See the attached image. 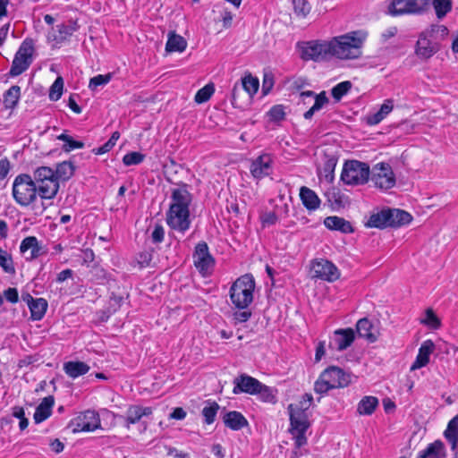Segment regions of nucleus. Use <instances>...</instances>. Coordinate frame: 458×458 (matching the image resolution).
<instances>
[{
  "label": "nucleus",
  "instance_id": "nucleus-36",
  "mask_svg": "<svg viewBox=\"0 0 458 458\" xmlns=\"http://www.w3.org/2000/svg\"><path fill=\"white\" fill-rule=\"evenodd\" d=\"M187 47L186 40L180 35L170 33L165 45L166 52H183Z\"/></svg>",
  "mask_w": 458,
  "mask_h": 458
},
{
  "label": "nucleus",
  "instance_id": "nucleus-61",
  "mask_svg": "<svg viewBox=\"0 0 458 458\" xmlns=\"http://www.w3.org/2000/svg\"><path fill=\"white\" fill-rule=\"evenodd\" d=\"M334 169H335V164H333L331 162H327L325 165V167H324L325 177L328 182H332L334 179V174H333Z\"/></svg>",
  "mask_w": 458,
  "mask_h": 458
},
{
  "label": "nucleus",
  "instance_id": "nucleus-16",
  "mask_svg": "<svg viewBox=\"0 0 458 458\" xmlns=\"http://www.w3.org/2000/svg\"><path fill=\"white\" fill-rule=\"evenodd\" d=\"M100 419L94 411H86L74 420L73 432H91L100 428Z\"/></svg>",
  "mask_w": 458,
  "mask_h": 458
},
{
  "label": "nucleus",
  "instance_id": "nucleus-19",
  "mask_svg": "<svg viewBox=\"0 0 458 458\" xmlns=\"http://www.w3.org/2000/svg\"><path fill=\"white\" fill-rule=\"evenodd\" d=\"M300 97L303 99L305 98H310V97L314 98L313 106L303 114L304 118L307 120L311 119V117L313 116V114L316 112H318L320 109H322L326 105H327L329 103V99L327 97V94L325 91H322L319 94H315L311 90L302 91L300 94Z\"/></svg>",
  "mask_w": 458,
  "mask_h": 458
},
{
  "label": "nucleus",
  "instance_id": "nucleus-45",
  "mask_svg": "<svg viewBox=\"0 0 458 458\" xmlns=\"http://www.w3.org/2000/svg\"><path fill=\"white\" fill-rule=\"evenodd\" d=\"M0 267L5 273H15V268L11 255L2 249H0Z\"/></svg>",
  "mask_w": 458,
  "mask_h": 458
},
{
  "label": "nucleus",
  "instance_id": "nucleus-2",
  "mask_svg": "<svg viewBox=\"0 0 458 458\" xmlns=\"http://www.w3.org/2000/svg\"><path fill=\"white\" fill-rule=\"evenodd\" d=\"M329 41L331 58L353 60L361 56L363 39L358 32L334 37Z\"/></svg>",
  "mask_w": 458,
  "mask_h": 458
},
{
  "label": "nucleus",
  "instance_id": "nucleus-37",
  "mask_svg": "<svg viewBox=\"0 0 458 458\" xmlns=\"http://www.w3.org/2000/svg\"><path fill=\"white\" fill-rule=\"evenodd\" d=\"M378 405V400L374 396H364L358 403L357 411L360 415H371Z\"/></svg>",
  "mask_w": 458,
  "mask_h": 458
},
{
  "label": "nucleus",
  "instance_id": "nucleus-47",
  "mask_svg": "<svg viewBox=\"0 0 458 458\" xmlns=\"http://www.w3.org/2000/svg\"><path fill=\"white\" fill-rule=\"evenodd\" d=\"M218 410L219 405L216 402L208 403V405L203 408L202 415L206 423L211 424L214 422Z\"/></svg>",
  "mask_w": 458,
  "mask_h": 458
},
{
  "label": "nucleus",
  "instance_id": "nucleus-51",
  "mask_svg": "<svg viewBox=\"0 0 458 458\" xmlns=\"http://www.w3.org/2000/svg\"><path fill=\"white\" fill-rule=\"evenodd\" d=\"M112 79V73L99 74L90 79L89 88L92 90L98 86L106 85Z\"/></svg>",
  "mask_w": 458,
  "mask_h": 458
},
{
  "label": "nucleus",
  "instance_id": "nucleus-7",
  "mask_svg": "<svg viewBox=\"0 0 458 458\" xmlns=\"http://www.w3.org/2000/svg\"><path fill=\"white\" fill-rule=\"evenodd\" d=\"M301 58L304 61L323 62L331 59L328 40H311L298 44Z\"/></svg>",
  "mask_w": 458,
  "mask_h": 458
},
{
  "label": "nucleus",
  "instance_id": "nucleus-4",
  "mask_svg": "<svg viewBox=\"0 0 458 458\" xmlns=\"http://www.w3.org/2000/svg\"><path fill=\"white\" fill-rule=\"evenodd\" d=\"M33 181L36 182L38 196L42 199H53L59 190L54 169L48 166H40L33 173Z\"/></svg>",
  "mask_w": 458,
  "mask_h": 458
},
{
  "label": "nucleus",
  "instance_id": "nucleus-26",
  "mask_svg": "<svg viewBox=\"0 0 458 458\" xmlns=\"http://www.w3.org/2000/svg\"><path fill=\"white\" fill-rule=\"evenodd\" d=\"M89 369V366L83 361H67L64 364V372L72 378L85 375Z\"/></svg>",
  "mask_w": 458,
  "mask_h": 458
},
{
  "label": "nucleus",
  "instance_id": "nucleus-58",
  "mask_svg": "<svg viewBox=\"0 0 458 458\" xmlns=\"http://www.w3.org/2000/svg\"><path fill=\"white\" fill-rule=\"evenodd\" d=\"M277 216L274 212H267L261 216L263 226H270L277 222Z\"/></svg>",
  "mask_w": 458,
  "mask_h": 458
},
{
  "label": "nucleus",
  "instance_id": "nucleus-62",
  "mask_svg": "<svg viewBox=\"0 0 458 458\" xmlns=\"http://www.w3.org/2000/svg\"><path fill=\"white\" fill-rule=\"evenodd\" d=\"M10 169V163L7 159L0 161V180H3L7 175Z\"/></svg>",
  "mask_w": 458,
  "mask_h": 458
},
{
  "label": "nucleus",
  "instance_id": "nucleus-44",
  "mask_svg": "<svg viewBox=\"0 0 458 458\" xmlns=\"http://www.w3.org/2000/svg\"><path fill=\"white\" fill-rule=\"evenodd\" d=\"M259 80L247 75L242 80V88L250 95L253 96L259 89Z\"/></svg>",
  "mask_w": 458,
  "mask_h": 458
},
{
  "label": "nucleus",
  "instance_id": "nucleus-30",
  "mask_svg": "<svg viewBox=\"0 0 458 458\" xmlns=\"http://www.w3.org/2000/svg\"><path fill=\"white\" fill-rule=\"evenodd\" d=\"M152 413L151 407H142L140 405H131L128 408L126 412V420L129 424H135L143 416H148Z\"/></svg>",
  "mask_w": 458,
  "mask_h": 458
},
{
  "label": "nucleus",
  "instance_id": "nucleus-22",
  "mask_svg": "<svg viewBox=\"0 0 458 458\" xmlns=\"http://www.w3.org/2000/svg\"><path fill=\"white\" fill-rule=\"evenodd\" d=\"M324 225L329 230H335L344 233H350L353 232V228L351 223L337 216L326 217L324 220Z\"/></svg>",
  "mask_w": 458,
  "mask_h": 458
},
{
  "label": "nucleus",
  "instance_id": "nucleus-54",
  "mask_svg": "<svg viewBox=\"0 0 458 458\" xmlns=\"http://www.w3.org/2000/svg\"><path fill=\"white\" fill-rule=\"evenodd\" d=\"M144 160V155H142L140 152H130L126 154L123 158V162L125 165H139Z\"/></svg>",
  "mask_w": 458,
  "mask_h": 458
},
{
  "label": "nucleus",
  "instance_id": "nucleus-60",
  "mask_svg": "<svg viewBox=\"0 0 458 458\" xmlns=\"http://www.w3.org/2000/svg\"><path fill=\"white\" fill-rule=\"evenodd\" d=\"M4 296L7 301L16 303L19 300L18 291L15 288H8L4 291Z\"/></svg>",
  "mask_w": 458,
  "mask_h": 458
},
{
  "label": "nucleus",
  "instance_id": "nucleus-23",
  "mask_svg": "<svg viewBox=\"0 0 458 458\" xmlns=\"http://www.w3.org/2000/svg\"><path fill=\"white\" fill-rule=\"evenodd\" d=\"M54 403L55 400L52 395H48L42 400L34 413V420L36 423L44 421L51 415Z\"/></svg>",
  "mask_w": 458,
  "mask_h": 458
},
{
  "label": "nucleus",
  "instance_id": "nucleus-18",
  "mask_svg": "<svg viewBox=\"0 0 458 458\" xmlns=\"http://www.w3.org/2000/svg\"><path fill=\"white\" fill-rule=\"evenodd\" d=\"M354 331L352 328L337 329L329 344V347L336 351H344L354 341Z\"/></svg>",
  "mask_w": 458,
  "mask_h": 458
},
{
  "label": "nucleus",
  "instance_id": "nucleus-3",
  "mask_svg": "<svg viewBox=\"0 0 458 458\" xmlns=\"http://www.w3.org/2000/svg\"><path fill=\"white\" fill-rule=\"evenodd\" d=\"M352 375L345 372L339 367L331 366L319 375L314 384V391L317 394H327L335 388H344L352 383Z\"/></svg>",
  "mask_w": 458,
  "mask_h": 458
},
{
  "label": "nucleus",
  "instance_id": "nucleus-46",
  "mask_svg": "<svg viewBox=\"0 0 458 458\" xmlns=\"http://www.w3.org/2000/svg\"><path fill=\"white\" fill-rule=\"evenodd\" d=\"M78 27L75 21H69L65 24L58 26V40H65L68 37L72 36L77 30Z\"/></svg>",
  "mask_w": 458,
  "mask_h": 458
},
{
  "label": "nucleus",
  "instance_id": "nucleus-56",
  "mask_svg": "<svg viewBox=\"0 0 458 458\" xmlns=\"http://www.w3.org/2000/svg\"><path fill=\"white\" fill-rule=\"evenodd\" d=\"M313 397L310 394H305L299 403L293 404L296 410L306 412L311 406Z\"/></svg>",
  "mask_w": 458,
  "mask_h": 458
},
{
  "label": "nucleus",
  "instance_id": "nucleus-40",
  "mask_svg": "<svg viewBox=\"0 0 458 458\" xmlns=\"http://www.w3.org/2000/svg\"><path fill=\"white\" fill-rule=\"evenodd\" d=\"M56 139L64 142L63 149L65 152H70L73 149L82 148L84 147V143L82 141L75 140L66 133L58 135Z\"/></svg>",
  "mask_w": 458,
  "mask_h": 458
},
{
  "label": "nucleus",
  "instance_id": "nucleus-11",
  "mask_svg": "<svg viewBox=\"0 0 458 458\" xmlns=\"http://www.w3.org/2000/svg\"><path fill=\"white\" fill-rule=\"evenodd\" d=\"M428 4L429 0H392L387 13L392 16L420 14L428 9Z\"/></svg>",
  "mask_w": 458,
  "mask_h": 458
},
{
  "label": "nucleus",
  "instance_id": "nucleus-39",
  "mask_svg": "<svg viewBox=\"0 0 458 458\" xmlns=\"http://www.w3.org/2000/svg\"><path fill=\"white\" fill-rule=\"evenodd\" d=\"M358 335L369 342H375L377 336L372 333V324L368 318H361L356 325Z\"/></svg>",
  "mask_w": 458,
  "mask_h": 458
},
{
  "label": "nucleus",
  "instance_id": "nucleus-21",
  "mask_svg": "<svg viewBox=\"0 0 458 458\" xmlns=\"http://www.w3.org/2000/svg\"><path fill=\"white\" fill-rule=\"evenodd\" d=\"M435 350V344L431 340L424 341L420 349L418 355L411 366V370H416L425 367L429 362V356Z\"/></svg>",
  "mask_w": 458,
  "mask_h": 458
},
{
  "label": "nucleus",
  "instance_id": "nucleus-32",
  "mask_svg": "<svg viewBox=\"0 0 458 458\" xmlns=\"http://www.w3.org/2000/svg\"><path fill=\"white\" fill-rule=\"evenodd\" d=\"M390 220V226L396 227L407 225L411 220V216L400 209H386Z\"/></svg>",
  "mask_w": 458,
  "mask_h": 458
},
{
  "label": "nucleus",
  "instance_id": "nucleus-49",
  "mask_svg": "<svg viewBox=\"0 0 458 458\" xmlns=\"http://www.w3.org/2000/svg\"><path fill=\"white\" fill-rule=\"evenodd\" d=\"M64 89V80L62 77H57L49 90V98L52 101H57L62 94Z\"/></svg>",
  "mask_w": 458,
  "mask_h": 458
},
{
  "label": "nucleus",
  "instance_id": "nucleus-5",
  "mask_svg": "<svg viewBox=\"0 0 458 458\" xmlns=\"http://www.w3.org/2000/svg\"><path fill=\"white\" fill-rule=\"evenodd\" d=\"M36 182L29 174H22L15 177L13 183V197L22 207L32 204L38 197Z\"/></svg>",
  "mask_w": 458,
  "mask_h": 458
},
{
  "label": "nucleus",
  "instance_id": "nucleus-50",
  "mask_svg": "<svg viewBox=\"0 0 458 458\" xmlns=\"http://www.w3.org/2000/svg\"><path fill=\"white\" fill-rule=\"evenodd\" d=\"M352 88V83L348 81H343L335 85L332 89L333 98L339 101Z\"/></svg>",
  "mask_w": 458,
  "mask_h": 458
},
{
  "label": "nucleus",
  "instance_id": "nucleus-31",
  "mask_svg": "<svg viewBox=\"0 0 458 458\" xmlns=\"http://www.w3.org/2000/svg\"><path fill=\"white\" fill-rule=\"evenodd\" d=\"M444 435L449 442L452 451H454L458 447V414L448 422Z\"/></svg>",
  "mask_w": 458,
  "mask_h": 458
},
{
  "label": "nucleus",
  "instance_id": "nucleus-33",
  "mask_svg": "<svg viewBox=\"0 0 458 458\" xmlns=\"http://www.w3.org/2000/svg\"><path fill=\"white\" fill-rule=\"evenodd\" d=\"M365 225L370 228H385L390 226V220L386 209L372 214Z\"/></svg>",
  "mask_w": 458,
  "mask_h": 458
},
{
  "label": "nucleus",
  "instance_id": "nucleus-38",
  "mask_svg": "<svg viewBox=\"0 0 458 458\" xmlns=\"http://www.w3.org/2000/svg\"><path fill=\"white\" fill-rule=\"evenodd\" d=\"M21 98V88L17 85L12 86L4 95V105L5 108L13 109Z\"/></svg>",
  "mask_w": 458,
  "mask_h": 458
},
{
  "label": "nucleus",
  "instance_id": "nucleus-1",
  "mask_svg": "<svg viewBox=\"0 0 458 458\" xmlns=\"http://www.w3.org/2000/svg\"><path fill=\"white\" fill-rule=\"evenodd\" d=\"M191 201V196L185 185L173 190L172 203L166 218L167 225L173 230L184 233L189 229L191 224L189 206Z\"/></svg>",
  "mask_w": 458,
  "mask_h": 458
},
{
  "label": "nucleus",
  "instance_id": "nucleus-12",
  "mask_svg": "<svg viewBox=\"0 0 458 458\" xmlns=\"http://www.w3.org/2000/svg\"><path fill=\"white\" fill-rule=\"evenodd\" d=\"M33 51V41L31 39H25L19 47L13 61L10 70L12 76H18L29 68L32 62Z\"/></svg>",
  "mask_w": 458,
  "mask_h": 458
},
{
  "label": "nucleus",
  "instance_id": "nucleus-63",
  "mask_svg": "<svg viewBox=\"0 0 458 458\" xmlns=\"http://www.w3.org/2000/svg\"><path fill=\"white\" fill-rule=\"evenodd\" d=\"M250 315H251V313L250 311H246V310L235 312L234 319L236 320V322L242 323V322L247 321L250 318Z\"/></svg>",
  "mask_w": 458,
  "mask_h": 458
},
{
  "label": "nucleus",
  "instance_id": "nucleus-29",
  "mask_svg": "<svg viewBox=\"0 0 458 458\" xmlns=\"http://www.w3.org/2000/svg\"><path fill=\"white\" fill-rule=\"evenodd\" d=\"M224 422L233 430L242 429L247 425V420L238 411H229L225 414Z\"/></svg>",
  "mask_w": 458,
  "mask_h": 458
},
{
  "label": "nucleus",
  "instance_id": "nucleus-55",
  "mask_svg": "<svg viewBox=\"0 0 458 458\" xmlns=\"http://www.w3.org/2000/svg\"><path fill=\"white\" fill-rule=\"evenodd\" d=\"M268 115L270 117V120L275 121V122H279V121L284 120V115H285L284 106H280V105L273 106L269 110Z\"/></svg>",
  "mask_w": 458,
  "mask_h": 458
},
{
  "label": "nucleus",
  "instance_id": "nucleus-42",
  "mask_svg": "<svg viewBox=\"0 0 458 458\" xmlns=\"http://www.w3.org/2000/svg\"><path fill=\"white\" fill-rule=\"evenodd\" d=\"M215 92L214 84L208 83L200 89H199L195 95L194 100L198 104H202L209 100Z\"/></svg>",
  "mask_w": 458,
  "mask_h": 458
},
{
  "label": "nucleus",
  "instance_id": "nucleus-53",
  "mask_svg": "<svg viewBox=\"0 0 458 458\" xmlns=\"http://www.w3.org/2000/svg\"><path fill=\"white\" fill-rule=\"evenodd\" d=\"M119 138H120V133L118 131H114L112 134L111 138L108 140V141L106 142L103 146L97 148L95 150V153L97 155H102V154L108 152L115 145V143Z\"/></svg>",
  "mask_w": 458,
  "mask_h": 458
},
{
  "label": "nucleus",
  "instance_id": "nucleus-15",
  "mask_svg": "<svg viewBox=\"0 0 458 458\" xmlns=\"http://www.w3.org/2000/svg\"><path fill=\"white\" fill-rule=\"evenodd\" d=\"M193 260L197 269L204 276L213 267L214 259L209 254L208 247L206 242L197 244L193 254Z\"/></svg>",
  "mask_w": 458,
  "mask_h": 458
},
{
  "label": "nucleus",
  "instance_id": "nucleus-25",
  "mask_svg": "<svg viewBox=\"0 0 458 458\" xmlns=\"http://www.w3.org/2000/svg\"><path fill=\"white\" fill-rule=\"evenodd\" d=\"M394 108V102L392 99H386L381 105L379 110L374 114L367 116V123L369 125H376L379 123Z\"/></svg>",
  "mask_w": 458,
  "mask_h": 458
},
{
  "label": "nucleus",
  "instance_id": "nucleus-6",
  "mask_svg": "<svg viewBox=\"0 0 458 458\" xmlns=\"http://www.w3.org/2000/svg\"><path fill=\"white\" fill-rule=\"evenodd\" d=\"M255 282L250 275H244L238 278L230 289L232 302L240 309H244L251 303Z\"/></svg>",
  "mask_w": 458,
  "mask_h": 458
},
{
  "label": "nucleus",
  "instance_id": "nucleus-20",
  "mask_svg": "<svg viewBox=\"0 0 458 458\" xmlns=\"http://www.w3.org/2000/svg\"><path fill=\"white\" fill-rule=\"evenodd\" d=\"M426 32H422L417 41L416 54L423 59H428L438 50V45L430 40Z\"/></svg>",
  "mask_w": 458,
  "mask_h": 458
},
{
  "label": "nucleus",
  "instance_id": "nucleus-35",
  "mask_svg": "<svg viewBox=\"0 0 458 458\" xmlns=\"http://www.w3.org/2000/svg\"><path fill=\"white\" fill-rule=\"evenodd\" d=\"M75 166L70 161H64L62 163L57 164L55 172V176L59 182V181H67L69 180L74 174Z\"/></svg>",
  "mask_w": 458,
  "mask_h": 458
},
{
  "label": "nucleus",
  "instance_id": "nucleus-10",
  "mask_svg": "<svg viewBox=\"0 0 458 458\" xmlns=\"http://www.w3.org/2000/svg\"><path fill=\"white\" fill-rule=\"evenodd\" d=\"M233 393L238 394L240 393H247L250 394H261L267 401L269 398H273L270 389L260 383L258 379L248 376L246 374H242L239 377L233 379Z\"/></svg>",
  "mask_w": 458,
  "mask_h": 458
},
{
  "label": "nucleus",
  "instance_id": "nucleus-59",
  "mask_svg": "<svg viewBox=\"0 0 458 458\" xmlns=\"http://www.w3.org/2000/svg\"><path fill=\"white\" fill-rule=\"evenodd\" d=\"M165 230L164 227L160 225H156L152 233L151 238L153 242L158 243L164 240Z\"/></svg>",
  "mask_w": 458,
  "mask_h": 458
},
{
  "label": "nucleus",
  "instance_id": "nucleus-9",
  "mask_svg": "<svg viewBox=\"0 0 458 458\" xmlns=\"http://www.w3.org/2000/svg\"><path fill=\"white\" fill-rule=\"evenodd\" d=\"M291 421V433L295 439L297 447H301L307 443L305 433L310 427L308 415L306 412L296 410L292 403L288 406Z\"/></svg>",
  "mask_w": 458,
  "mask_h": 458
},
{
  "label": "nucleus",
  "instance_id": "nucleus-34",
  "mask_svg": "<svg viewBox=\"0 0 458 458\" xmlns=\"http://www.w3.org/2000/svg\"><path fill=\"white\" fill-rule=\"evenodd\" d=\"M303 205L310 210H315L319 207L320 199L318 195L307 187H302L300 192Z\"/></svg>",
  "mask_w": 458,
  "mask_h": 458
},
{
  "label": "nucleus",
  "instance_id": "nucleus-43",
  "mask_svg": "<svg viewBox=\"0 0 458 458\" xmlns=\"http://www.w3.org/2000/svg\"><path fill=\"white\" fill-rule=\"evenodd\" d=\"M433 6L436 11L437 17L443 19L452 9L451 0H434Z\"/></svg>",
  "mask_w": 458,
  "mask_h": 458
},
{
  "label": "nucleus",
  "instance_id": "nucleus-28",
  "mask_svg": "<svg viewBox=\"0 0 458 458\" xmlns=\"http://www.w3.org/2000/svg\"><path fill=\"white\" fill-rule=\"evenodd\" d=\"M20 250L28 259L38 257L39 248L38 246L37 238L34 236L26 237L21 243Z\"/></svg>",
  "mask_w": 458,
  "mask_h": 458
},
{
  "label": "nucleus",
  "instance_id": "nucleus-8",
  "mask_svg": "<svg viewBox=\"0 0 458 458\" xmlns=\"http://www.w3.org/2000/svg\"><path fill=\"white\" fill-rule=\"evenodd\" d=\"M370 170L368 164L357 160L347 161L343 168L341 179L348 185L363 184L369 179Z\"/></svg>",
  "mask_w": 458,
  "mask_h": 458
},
{
  "label": "nucleus",
  "instance_id": "nucleus-17",
  "mask_svg": "<svg viewBox=\"0 0 458 458\" xmlns=\"http://www.w3.org/2000/svg\"><path fill=\"white\" fill-rule=\"evenodd\" d=\"M272 170V157L269 154H262L253 159L250 171L255 179H262L267 176Z\"/></svg>",
  "mask_w": 458,
  "mask_h": 458
},
{
  "label": "nucleus",
  "instance_id": "nucleus-41",
  "mask_svg": "<svg viewBox=\"0 0 458 458\" xmlns=\"http://www.w3.org/2000/svg\"><path fill=\"white\" fill-rule=\"evenodd\" d=\"M420 322L431 329H437L441 326L440 319L434 313L432 309H427L424 318L420 319Z\"/></svg>",
  "mask_w": 458,
  "mask_h": 458
},
{
  "label": "nucleus",
  "instance_id": "nucleus-52",
  "mask_svg": "<svg viewBox=\"0 0 458 458\" xmlns=\"http://www.w3.org/2000/svg\"><path fill=\"white\" fill-rule=\"evenodd\" d=\"M153 258L152 250H144L139 253L136 257V263L140 268H144L150 266Z\"/></svg>",
  "mask_w": 458,
  "mask_h": 458
},
{
  "label": "nucleus",
  "instance_id": "nucleus-57",
  "mask_svg": "<svg viewBox=\"0 0 458 458\" xmlns=\"http://www.w3.org/2000/svg\"><path fill=\"white\" fill-rule=\"evenodd\" d=\"M427 35L433 38L436 34H440L441 37H445L448 33V30L444 25H432L430 29L425 31Z\"/></svg>",
  "mask_w": 458,
  "mask_h": 458
},
{
  "label": "nucleus",
  "instance_id": "nucleus-13",
  "mask_svg": "<svg viewBox=\"0 0 458 458\" xmlns=\"http://www.w3.org/2000/svg\"><path fill=\"white\" fill-rule=\"evenodd\" d=\"M369 176L375 187L382 190L391 189L395 184V176L387 163L376 164L372 167Z\"/></svg>",
  "mask_w": 458,
  "mask_h": 458
},
{
  "label": "nucleus",
  "instance_id": "nucleus-14",
  "mask_svg": "<svg viewBox=\"0 0 458 458\" xmlns=\"http://www.w3.org/2000/svg\"><path fill=\"white\" fill-rule=\"evenodd\" d=\"M310 271L313 277L327 282H334L340 277V271L336 266L333 262L325 259L313 260Z\"/></svg>",
  "mask_w": 458,
  "mask_h": 458
},
{
  "label": "nucleus",
  "instance_id": "nucleus-27",
  "mask_svg": "<svg viewBox=\"0 0 458 458\" xmlns=\"http://www.w3.org/2000/svg\"><path fill=\"white\" fill-rule=\"evenodd\" d=\"M29 297L28 304L31 312V318L34 320H40L47 311V301L43 298L33 299L31 296Z\"/></svg>",
  "mask_w": 458,
  "mask_h": 458
},
{
  "label": "nucleus",
  "instance_id": "nucleus-64",
  "mask_svg": "<svg viewBox=\"0 0 458 458\" xmlns=\"http://www.w3.org/2000/svg\"><path fill=\"white\" fill-rule=\"evenodd\" d=\"M72 270L71 269H64L63 271H61L58 275H57V282L58 283H63L64 282L65 280L71 278L72 276Z\"/></svg>",
  "mask_w": 458,
  "mask_h": 458
},
{
  "label": "nucleus",
  "instance_id": "nucleus-48",
  "mask_svg": "<svg viewBox=\"0 0 458 458\" xmlns=\"http://www.w3.org/2000/svg\"><path fill=\"white\" fill-rule=\"evenodd\" d=\"M294 13L305 18L310 12L311 6L306 0H293Z\"/></svg>",
  "mask_w": 458,
  "mask_h": 458
},
{
  "label": "nucleus",
  "instance_id": "nucleus-24",
  "mask_svg": "<svg viewBox=\"0 0 458 458\" xmlns=\"http://www.w3.org/2000/svg\"><path fill=\"white\" fill-rule=\"evenodd\" d=\"M445 448L440 440L429 444L424 450L420 451L416 458H444Z\"/></svg>",
  "mask_w": 458,
  "mask_h": 458
}]
</instances>
